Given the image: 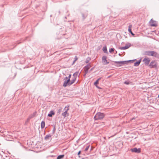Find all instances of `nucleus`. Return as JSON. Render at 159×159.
Instances as JSON below:
<instances>
[{"mask_svg":"<svg viewBox=\"0 0 159 159\" xmlns=\"http://www.w3.org/2000/svg\"><path fill=\"white\" fill-rule=\"evenodd\" d=\"M105 115L102 113L98 112L97 113L94 117L95 120H101L104 117Z\"/></svg>","mask_w":159,"mask_h":159,"instance_id":"1","label":"nucleus"},{"mask_svg":"<svg viewBox=\"0 0 159 159\" xmlns=\"http://www.w3.org/2000/svg\"><path fill=\"white\" fill-rule=\"evenodd\" d=\"M65 111L62 113V115L64 118L66 117L67 116H69V113H68V111L69 110V106L65 107L64 109Z\"/></svg>","mask_w":159,"mask_h":159,"instance_id":"2","label":"nucleus"},{"mask_svg":"<svg viewBox=\"0 0 159 159\" xmlns=\"http://www.w3.org/2000/svg\"><path fill=\"white\" fill-rule=\"evenodd\" d=\"M148 66L150 68H155L157 66V63L155 61H152L151 62Z\"/></svg>","mask_w":159,"mask_h":159,"instance_id":"3","label":"nucleus"},{"mask_svg":"<svg viewBox=\"0 0 159 159\" xmlns=\"http://www.w3.org/2000/svg\"><path fill=\"white\" fill-rule=\"evenodd\" d=\"M130 60L128 61H115L114 63L117 64V66H121L124 64L126 63L127 62L130 61Z\"/></svg>","mask_w":159,"mask_h":159,"instance_id":"4","label":"nucleus"},{"mask_svg":"<svg viewBox=\"0 0 159 159\" xmlns=\"http://www.w3.org/2000/svg\"><path fill=\"white\" fill-rule=\"evenodd\" d=\"M143 61L145 65L148 66L150 61V59L149 58L146 57L144 58Z\"/></svg>","mask_w":159,"mask_h":159,"instance_id":"5","label":"nucleus"},{"mask_svg":"<svg viewBox=\"0 0 159 159\" xmlns=\"http://www.w3.org/2000/svg\"><path fill=\"white\" fill-rule=\"evenodd\" d=\"M71 76V75L70 74L68 76V77H66L65 78V79H67V80L66 81H65L64 82V84H63V86L65 87H66L67 85V83H68L70 81V78Z\"/></svg>","mask_w":159,"mask_h":159,"instance_id":"6","label":"nucleus"},{"mask_svg":"<svg viewBox=\"0 0 159 159\" xmlns=\"http://www.w3.org/2000/svg\"><path fill=\"white\" fill-rule=\"evenodd\" d=\"M149 24L152 26H156L157 25V23L155 21L151 19L149 21Z\"/></svg>","mask_w":159,"mask_h":159,"instance_id":"7","label":"nucleus"},{"mask_svg":"<svg viewBox=\"0 0 159 159\" xmlns=\"http://www.w3.org/2000/svg\"><path fill=\"white\" fill-rule=\"evenodd\" d=\"M131 46V44L129 43H128L125 44V46L120 48V49L121 50H125Z\"/></svg>","mask_w":159,"mask_h":159,"instance_id":"8","label":"nucleus"},{"mask_svg":"<svg viewBox=\"0 0 159 159\" xmlns=\"http://www.w3.org/2000/svg\"><path fill=\"white\" fill-rule=\"evenodd\" d=\"M131 151L132 152H134L137 153H139L141 152V150L140 148H134L131 149Z\"/></svg>","mask_w":159,"mask_h":159,"instance_id":"9","label":"nucleus"},{"mask_svg":"<svg viewBox=\"0 0 159 159\" xmlns=\"http://www.w3.org/2000/svg\"><path fill=\"white\" fill-rule=\"evenodd\" d=\"M89 68V65L88 64L86 66H85L84 68V70L85 71V74L84 76H85L86 74L88 72V70Z\"/></svg>","mask_w":159,"mask_h":159,"instance_id":"10","label":"nucleus"},{"mask_svg":"<svg viewBox=\"0 0 159 159\" xmlns=\"http://www.w3.org/2000/svg\"><path fill=\"white\" fill-rule=\"evenodd\" d=\"M151 56L158 58L159 57V54L156 52L152 51Z\"/></svg>","mask_w":159,"mask_h":159,"instance_id":"11","label":"nucleus"},{"mask_svg":"<svg viewBox=\"0 0 159 159\" xmlns=\"http://www.w3.org/2000/svg\"><path fill=\"white\" fill-rule=\"evenodd\" d=\"M102 61L103 64L105 65L109 63V62L107 61V57L106 56H103L102 57Z\"/></svg>","mask_w":159,"mask_h":159,"instance_id":"12","label":"nucleus"},{"mask_svg":"<svg viewBox=\"0 0 159 159\" xmlns=\"http://www.w3.org/2000/svg\"><path fill=\"white\" fill-rule=\"evenodd\" d=\"M152 51H146L144 52L143 55L151 56Z\"/></svg>","mask_w":159,"mask_h":159,"instance_id":"13","label":"nucleus"},{"mask_svg":"<svg viewBox=\"0 0 159 159\" xmlns=\"http://www.w3.org/2000/svg\"><path fill=\"white\" fill-rule=\"evenodd\" d=\"M132 25H129L128 26V30L129 32L132 35L134 36V34L132 32V31H131V28H132Z\"/></svg>","mask_w":159,"mask_h":159,"instance_id":"14","label":"nucleus"},{"mask_svg":"<svg viewBox=\"0 0 159 159\" xmlns=\"http://www.w3.org/2000/svg\"><path fill=\"white\" fill-rule=\"evenodd\" d=\"M141 61V59L139 60L137 62H135L134 66H139Z\"/></svg>","mask_w":159,"mask_h":159,"instance_id":"15","label":"nucleus"},{"mask_svg":"<svg viewBox=\"0 0 159 159\" xmlns=\"http://www.w3.org/2000/svg\"><path fill=\"white\" fill-rule=\"evenodd\" d=\"M75 80L76 78H74L73 80H72L71 82L70 81L69 82H68V83H67V84L69 85L72 84L75 82Z\"/></svg>","mask_w":159,"mask_h":159,"instance_id":"16","label":"nucleus"},{"mask_svg":"<svg viewBox=\"0 0 159 159\" xmlns=\"http://www.w3.org/2000/svg\"><path fill=\"white\" fill-rule=\"evenodd\" d=\"M54 114L55 113L53 111H51L48 114V116L49 117H51L52 115H54Z\"/></svg>","mask_w":159,"mask_h":159,"instance_id":"17","label":"nucleus"},{"mask_svg":"<svg viewBox=\"0 0 159 159\" xmlns=\"http://www.w3.org/2000/svg\"><path fill=\"white\" fill-rule=\"evenodd\" d=\"M51 137V135L50 134H48L46 135L45 138L44 139L46 140H48L49 139V138H50Z\"/></svg>","mask_w":159,"mask_h":159,"instance_id":"18","label":"nucleus"},{"mask_svg":"<svg viewBox=\"0 0 159 159\" xmlns=\"http://www.w3.org/2000/svg\"><path fill=\"white\" fill-rule=\"evenodd\" d=\"M80 74L79 72H76L73 74V76L75 78H76L78 75H80Z\"/></svg>","mask_w":159,"mask_h":159,"instance_id":"19","label":"nucleus"},{"mask_svg":"<svg viewBox=\"0 0 159 159\" xmlns=\"http://www.w3.org/2000/svg\"><path fill=\"white\" fill-rule=\"evenodd\" d=\"M45 122L43 121L41 122V126L42 129L43 128L45 127Z\"/></svg>","mask_w":159,"mask_h":159,"instance_id":"20","label":"nucleus"},{"mask_svg":"<svg viewBox=\"0 0 159 159\" xmlns=\"http://www.w3.org/2000/svg\"><path fill=\"white\" fill-rule=\"evenodd\" d=\"M36 114L35 112L33 114L30 115L29 116V118L28 119V120H29L31 118H33L34 116V115Z\"/></svg>","mask_w":159,"mask_h":159,"instance_id":"21","label":"nucleus"},{"mask_svg":"<svg viewBox=\"0 0 159 159\" xmlns=\"http://www.w3.org/2000/svg\"><path fill=\"white\" fill-rule=\"evenodd\" d=\"M64 156V155H59L57 157V159H61Z\"/></svg>","mask_w":159,"mask_h":159,"instance_id":"22","label":"nucleus"},{"mask_svg":"<svg viewBox=\"0 0 159 159\" xmlns=\"http://www.w3.org/2000/svg\"><path fill=\"white\" fill-rule=\"evenodd\" d=\"M103 50L104 52L106 53L107 52V50L106 46L104 47L103 48Z\"/></svg>","mask_w":159,"mask_h":159,"instance_id":"23","label":"nucleus"},{"mask_svg":"<svg viewBox=\"0 0 159 159\" xmlns=\"http://www.w3.org/2000/svg\"><path fill=\"white\" fill-rule=\"evenodd\" d=\"M98 80H97L94 83V85L96 86V87H97L98 89H100V88L97 86L96 84L98 83Z\"/></svg>","mask_w":159,"mask_h":159,"instance_id":"24","label":"nucleus"},{"mask_svg":"<svg viewBox=\"0 0 159 159\" xmlns=\"http://www.w3.org/2000/svg\"><path fill=\"white\" fill-rule=\"evenodd\" d=\"M114 50V48H111L109 50V52H113Z\"/></svg>","mask_w":159,"mask_h":159,"instance_id":"25","label":"nucleus"},{"mask_svg":"<svg viewBox=\"0 0 159 159\" xmlns=\"http://www.w3.org/2000/svg\"><path fill=\"white\" fill-rule=\"evenodd\" d=\"M62 108H60L58 110V113H60L61 111Z\"/></svg>","mask_w":159,"mask_h":159,"instance_id":"26","label":"nucleus"},{"mask_svg":"<svg viewBox=\"0 0 159 159\" xmlns=\"http://www.w3.org/2000/svg\"><path fill=\"white\" fill-rule=\"evenodd\" d=\"M89 145L87 146L85 149V151H87L89 149Z\"/></svg>","mask_w":159,"mask_h":159,"instance_id":"27","label":"nucleus"},{"mask_svg":"<svg viewBox=\"0 0 159 159\" xmlns=\"http://www.w3.org/2000/svg\"><path fill=\"white\" fill-rule=\"evenodd\" d=\"M78 59V58L76 56H75V60L76 61Z\"/></svg>","mask_w":159,"mask_h":159,"instance_id":"28","label":"nucleus"},{"mask_svg":"<svg viewBox=\"0 0 159 159\" xmlns=\"http://www.w3.org/2000/svg\"><path fill=\"white\" fill-rule=\"evenodd\" d=\"M124 84H129V82L127 81H125L124 82Z\"/></svg>","mask_w":159,"mask_h":159,"instance_id":"29","label":"nucleus"},{"mask_svg":"<svg viewBox=\"0 0 159 159\" xmlns=\"http://www.w3.org/2000/svg\"><path fill=\"white\" fill-rule=\"evenodd\" d=\"M80 152H81V151H79L78 153V155H79L80 154Z\"/></svg>","mask_w":159,"mask_h":159,"instance_id":"30","label":"nucleus"},{"mask_svg":"<svg viewBox=\"0 0 159 159\" xmlns=\"http://www.w3.org/2000/svg\"><path fill=\"white\" fill-rule=\"evenodd\" d=\"M75 61H75V60H74V61H73V62L72 64H74L75 62Z\"/></svg>","mask_w":159,"mask_h":159,"instance_id":"31","label":"nucleus"},{"mask_svg":"<svg viewBox=\"0 0 159 159\" xmlns=\"http://www.w3.org/2000/svg\"><path fill=\"white\" fill-rule=\"evenodd\" d=\"M101 79V78H99L97 80H98V81H99V80H100Z\"/></svg>","mask_w":159,"mask_h":159,"instance_id":"32","label":"nucleus"},{"mask_svg":"<svg viewBox=\"0 0 159 159\" xmlns=\"http://www.w3.org/2000/svg\"><path fill=\"white\" fill-rule=\"evenodd\" d=\"M92 150V148H91L90 149V150Z\"/></svg>","mask_w":159,"mask_h":159,"instance_id":"33","label":"nucleus"}]
</instances>
